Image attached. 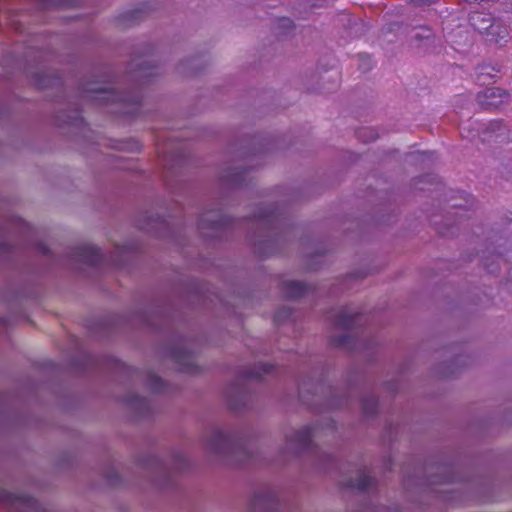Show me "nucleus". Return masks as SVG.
<instances>
[{"label": "nucleus", "mask_w": 512, "mask_h": 512, "mask_svg": "<svg viewBox=\"0 0 512 512\" xmlns=\"http://www.w3.org/2000/svg\"><path fill=\"white\" fill-rule=\"evenodd\" d=\"M290 314H291V312H290V310H289V309H281V310L277 311V313L275 314V316H274V322H275V323H278V321H279V319H280V317H281L282 315H284V316H287V317H288V316H290Z\"/></svg>", "instance_id": "obj_18"}, {"label": "nucleus", "mask_w": 512, "mask_h": 512, "mask_svg": "<svg viewBox=\"0 0 512 512\" xmlns=\"http://www.w3.org/2000/svg\"><path fill=\"white\" fill-rule=\"evenodd\" d=\"M0 500L10 502L12 504L19 503L22 505H26L29 507L34 506L35 500L34 498L28 496V495H14L10 494L8 492H2L0 494Z\"/></svg>", "instance_id": "obj_7"}, {"label": "nucleus", "mask_w": 512, "mask_h": 512, "mask_svg": "<svg viewBox=\"0 0 512 512\" xmlns=\"http://www.w3.org/2000/svg\"><path fill=\"white\" fill-rule=\"evenodd\" d=\"M90 97L98 102L113 103V102H126L127 98L118 91L106 87H90L86 89Z\"/></svg>", "instance_id": "obj_3"}, {"label": "nucleus", "mask_w": 512, "mask_h": 512, "mask_svg": "<svg viewBox=\"0 0 512 512\" xmlns=\"http://www.w3.org/2000/svg\"><path fill=\"white\" fill-rule=\"evenodd\" d=\"M358 317L359 314H351L344 309L335 317V325L341 329H350L356 324Z\"/></svg>", "instance_id": "obj_6"}, {"label": "nucleus", "mask_w": 512, "mask_h": 512, "mask_svg": "<svg viewBox=\"0 0 512 512\" xmlns=\"http://www.w3.org/2000/svg\"><path fill=\"white\" fill-rule=\"evenodd\" d=\"M509 98V94L498 87H490L477 94V103L483 110L498 109Z\"/></svg>", "instance_id": "obj_1"}, {"label": "nucleus", "mask_w": 512, "mask_h": 512, "mask_svg": "<svg viewBox=\"0 0 512 512\" xmlns=\"http://www.w3.org/2000/svg\"><path fill=\"white\" fill-rule=\"evenodd\" d=\"M360 59L362 61V64L360 65V68L363 71L369 70L370 69V63H371L370 56H368V55H360Z\"/></svg>", "instance_id": "obj_15"}, {"label": "nucleus", "mask_w": 512, "mask_h": 512, "mask_svg": "<svg viewBox=\"0 0 512 512\" xmlns=\"http://www.w3.org/2000/svg\"><path fill=\"white\" fill-rule=\"evenodd\" d=\"M371 406L372 410H375L377 407V402L375 400H367L364 402V409L367 410Z\"/></svg>", "instance_id": "obj_21"}, {"label": "nucleus", "mask_w": 512, "mask_h": 512, "mask_svg": "<svg viewBox=\"0 0 512 512\" xmlns=\"http://www.w3.org/2000/svg\"><path fill=\"white\" fill-rule=\"evenodd\" d=\"M350 341H351V338L348 335L336 336L332 339L333 345H335L337 347H343V348L348 347Z\"/></svg>", "instance_id": "obj_13"}, {"label": "nucleus", "mask_w": 512, "mask_h": 512, "mask_svg": "<svg viewBox=\"0 0 512 512\" xmlns=\"http://www.w3.org/2000/svg\"><path fill=\"white\" fill-rule=\"evenodd\" d=\"M500 124H501V122H493V123H491V126H497L498 127Z\"/></svg>", "instance_id": "obj_24"}, {"label": "nucleus", "mask_w": 512, "mask_h": 512, "mask_svg": "<svg viewBox=\"0 0 512 512\" xmlns=\"http://www.w3.org/2000/svg\"><path fill=\"white\" fill-rule=\"evenodd\" d=\"M313 431L310 426L302 427L292 435H287V441L301 449H307L312 442Z\"/></svg>", "instance_id": "obj_4"}, {"label": "nucleus", "mask_w": 512, "mask_h": 512, "mask_svg": "<svg viewBox=\"0 0 512 512\" xmlns=\"http://www.w3.org/2000/svg\"><path fill=\"white\" fill-rule=\"evenodd\" d=\"M278 27L283 29V32H287L294 28V23L290 18L281 17L278 19Z\"/></svg>", "instance_id": "obj_14"}, {"label": "nucleus", "mask_w": 512, "mask_h": 512, "mask_svg": "<svg viewBox=\"0 0 512 512\" xmlns=\"http://www.w3.org/2000/svg\"><path fill=\"white\" fill-rule=\"evenodd\" d=\"M139 14H140L139 9H135V10L126 12L119 17V21L122 23H126V22L133 23L139 18Z\"/></svg>", "instance_id": "obj_12"}, {"label": "nucleus", "mask_w": 512, "mask_h": 512, "mask_svg": "<svg viewBox=\"0 0 512 512\" xmlns=\"http://www.w3.org/2000/svg\"><path fill=\"white\" fill-rule=\"evenodd\" d=\"M373 483L370 476L361 474L356 480H350L348 487L356 489L358 491H366Z\"/></svg>", "instance_id": "obj_11"}, {"label": "nucleus", "mask_w": 512, "mask_h": 512, "mask_svg": "<svg viewBox=\"0 0 512 512\" xmlns=\"http://www.w3.org/2000/svg\"><path fill=\"white\" fill-rule=\"evenodd\" d=\"M75 256L84 264L97 266L102 264L103 255L101 250L93 245H80L75 248Z\"/></svg>", "instance_id": "obj_2"}, {"label": "nucleus", "mask_w": 512, "mask_h": 512, "mask_svg": "<svg viewBox=\"0 0 512 512\" xmlns=\"http://www.w3.org/2000/svg\"><path fill=\"white\" fill-rule=\"evenodd\" d=\"M218 226H219V222H218V221H213V222L211 223V227H212V228H214V229H217V228H218Z\"/></svg>", "instance_id": "obj_23"}, {"label": "nucleus", "mask_w": 512, "mask_h": 512, "mask_svg": "<svg viewBox=\"0 0 512 512\" xmlns=\"http://www.w3.org/2000/svg\"><path fill=\"white\" fill-rule=\"evenodd\" d=\"M357 134H358V137H362V135H364V134H365V135H366V134H369V135H370V134H372V130H370V129H368V128H363V129L359 130V131L357 132Z\"/></svg>", "instance_id": "obj_22"}, {"label": "nucleus", "mask_w": 512, "mask_h": 512, "mask_svg": "<svg viewBox=\"0 0 512 512\" xmlns=\"http://www.w3.org/2000/svg\"><path fill=\"white\" fill-rule=\"evenodd\" d=\"M261 501V497L259 495L255 496V502Z\"/></svg>", "instance_id": "obj_25"}, {"label": "nucleus", "mask_w": 512, "mask_h": 512, "mask_svg": "<svg viewBox=\"0 0 512 512\" xmlns=\"http://www.w3.org/2000/svg\"><path fill=\"white\" fill-rule=\"evenodd\" d=\"M470 22L473 27L477 30H487L489 28H493L491 24V18L483 13H474L470 17Z\"/></svg>", "instance_id": "obj_8"}, {"label": "nucleus", "mask_w": 512, "mask_h": 512, "mask_svg": "<svg viewBox=\"0 0 512 512\" xmlns=\"http://www.w3.org/2000/svg\"><path fill=\"white\" fill-rule=\"evenodd\" d=\"M273 366L268 363H260L254 369L244 372V377L249 379H260L263 375L271 372Z\"/></svg>", "instance_id": "obj_10"}, {"label": "nucleus", "mask_w": 512, "mask_h": 512, "mask_svg": "<svg viewBox=\"0 0 512 512\" xmlns=\"http://www.w3.org/2000/svg\"><path fill=\"white\" fill-rule=\"evenodd\" d=\"M185 356L187 357L188 356V353H186L185 351H180V350H174L172 352V357L176 360V361H180V358L181 356Z\"/></svg>", "instance_id": "obj_20"}, {"label": "nucleus", "mask_w": 512, "mask_h": 512, "mask_svg": "<svg viewBox=\"0 0 512 512\" xmlns=\"http://www.w3.org/2000/svg\"><path fill=\"white\" fill-rule=\"evenodd\" d=\"M275 214V208H270L269 210L259 213L256 217L262 220H266L272 218Z\"/></svg>", "instance_id": "obj_17"}, {"label": "nucleus", "mask_w": 512, "mask_h": 512, "mask_svg": "<svg viewBox=\"0 0 512 512\" xmlns=\"http://www.w3.org/2000/svg\"><path fill=\"white\" fill-rule=\"evenodd\" d=\"M149 380L151 385L155 386L156 388H160L163 385L161 378L157 376H151Z\"/></svg>", "instance_id": "obj_19"}, {"label": "nucleus", "mask_w": 512, "mask_h": 512, "mask_svg": "<svg viewBox=\"0 0 512 512\" xmlns=\"http://www.w3.org/2000/svg\"><path fill=\"white\" fill-rule=\"evenodd\" d=\"M229 437L224 434L222 431L220 430H216L212 433L211 435V438L209 440L210 442V445L215 449V450H223L224 448H226V446L228 445L229 443Z\"/></svg>", "instance_id": "obj_9"}, {"label": "nucleus", "mask_w": 512, "mask_h": 512, "mask_svg": "<svg viewBox=\"0 0 512 512\" xmlns=\"http://www.w3.org/2000/svg\"><path fill=\"white\" fill-rule=\"evenodd\" d=\"M408 3L414 6L431 5L436 3L438 0H406Z\"/></svg>", "instance_id": "obj_16"}, {"label": "nucleus", "mask_w": 512, "mask_h": 512, "mask_svg": "<svg viewBox=\"0 0 512 512\" xmlns=\"http://www.w3.org/2000/svg\"><path fill=\"white\" fill-rule=\"evenodd\" d=\"M308 291V286L300 281H285L282 284V292L288 299H297L304 296Z\"/></svg>", "instance_id": "obj_5"}]
</instances>
